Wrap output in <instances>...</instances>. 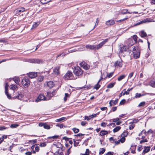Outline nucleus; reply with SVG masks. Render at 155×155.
<instances>
[{"label": "nucleus", "mask_w": 155, "mask_h": 155, "mask_svg": "<svg viewBox=\"0 0 155 155\" xmlns=\"http://www.w3.org/2000/svg\"><path fill=\"white\" fill-rule=\"evenodd\" d=\"M30 82L29 79L27 77H24L21 81L22 85L25 88L28 87L30 85Z\"/></svg>", "instance_id": "f257e3e1"}, {"label": "nucleus", "mask_w": 155, "mask_h": 155, "mask_svg": "<svg viewBox=\"0 0 155 155\" xmlns=\"http://www.w3.org/2000/svg\"><path fill=\"white\" fill-rule=\"evenodd\" d=\"M74 73L76 75L79 76L83 74V71L80 67H77L74 68Z\"/></svg>", "instance_id": "f03ea898"}, {"label": "nucleus", "mask_w": 155, "mask_h": 155, "mask_svg": "<svg viewBox=\"0 0 155 155\" xmlns=\"http://www.w3.org/2000/svg\"><path fill=\"white\" fill-rule=\"evenodd\" d=\"M64 79L66 80L73 79V74L71 71H68L64 77Z\"/></svg>", "instance_id": "7ed1b4c3"}, {"label": "nucleus", "mask_w": 155, "mask_h": 155, "mask_svg": "<svg viewBox=\"0 0 155 155\" xmlns=\"http://www.w3.org/2000/svg\"><path fill=\"white\" fill-rule=\"evenodd\" d=\"M152 21H153L152 19H151L150 18H147L136 24L134 25V26H137L147 22H150Z\"/></svg>", "instance_id": "20e7f679"}, {"label": "nucleus", "mask_w": 155, "mask_h": 155, "mask_svg": "<svg viewBox=\"0 0 155 155\" xmlns=\"http://www.w3.org/2000/svg\"><path fill=\"white\" fill-rule=\"evenodd\" d=\"M46 100H47L46 97H45L43 94H40L38 96L36 100V102H39L41 100L44 101Z\"/></svg>", "instance_id": "39448f33"}, {"label": "nucleus", "mask_w": 155, "mask_h": 155, "mask_svg": "<svg viewBox=\"0 0 155 155\" xmlns=\"http://www.w3.org/2000/svg\"><path fill=\"white\" fill-rule=\"evenodd\" d=\"M108 40L109 39L108 38L105 39L103 41L101 42L99 44L97 45V48L98 49L101 48L104 44H105V43L108 41Z\"/></svg>", "instance_id": "423d86ee"}, {"label": "nucleus", "mask_w": 155, "mask_h": 155, "mask_svg": "<svg viewBox=\"0 0 155 155\" xmlns=\"http://www.w3.org/2000/svg\"><path fill=\"white\" fill-rule=\"evenodd\" d=\"M55 94V92L53 91L51 93L49 92H47L46 97L47 100H49L50 98Z\"/></svg>", "instance_id": "0eeeda50"}, {"label": "nucleus", "mask_w": 155, "mask_h": 155, "mask_svg": "<svg viewBox=\"0 0 155 155\" xmlns=\"http://www.w3.org/2000/svg\"><path fill=\"white\" fill-rule=\"evenodd\" d=\"M28 76L30 78H35L37 76V73L35 72H31L28 74Z\"/></svg>", "instance_id": "6e6552de"}, {"label": "nucleus", "mask_w": 155, "mask_h": 155, "mask_svg": "<svg viewBox=\"0 0 155 155\" xmlns=\"http://www.w3.org/2000/svg\"><path fill=\"white\" fill-rule=\"evenodd\" d=\"M86 47L87 48H89L91 49H92L94 50H96L98 49L97 48V45H86Z\"/></svg>", "instance_id": "1a4fd4ad"}, {"label": "nucleus", "mask_w": 155, "mask_h": 155, "mask_svg": "<svg viewBox=\"0 0 155 155\" xmlns=\"http://www.w3.org/2000/svg\"><path fill=\"white\" fill-rule=\"evenodd\" d=\"M23 96V95L21 94L18 93L17 95L13 97L12 98L14 99L17 98L19 100H21L22 99Z\"/></svg>", "instance_id": "9d476101"}, {"label": "nucleus", "mask_w": 155, "mask_h": 155, "mask_svg": "<svg viewBox=\"0 0 155 155\" xmlns=\"http://www.w3.org/2000/svg\"><path fill=\"white\" fill-rule=\"evenodd\" d=\"M134 54V57L135 58H139L140 55V53L138 50L136 51L133 52Z\"/></svg>", "instance_id": "9b49d317"}, {"label": "nucleus", "mask_w": 155, "mask_h": 155, "mask_svg": "<svg viewBox=\"0 0 155 155\" xmlns=\"http://www.w3.org/2000/svg\"><path fill=\"white\" fill-rule=\"evenodd\" d=\"M114 21L113 20H109L106 21V25L110 26L114 24Z\"/></svg>", "instance_id": "f8f14e48"}, {"label": "nucleus", "mask_w": 155, "mask_h": 155, "mask_svg": "<svg viewBox=\"0 0 155 155\" xmlns=\"http://www.w3.org/2000/svg\"><path fill=\"white\" fill-rule=\"evenodd\" d=\"M13 80L15 81V83L18 85H19L20 83V80L18 77H15L13 78Z\"/></svg>", "instance_id": "ddd939ff"}, {"label": "nucleus", "mask_w": 155, "mask_h": 155, "mask_svg": "<svg viewBox=\"0 0 155 155\" xmlns=\"http://www.w3.org/2000/svg\"><path fill=\"white\" fill-rule=\"evenodd\" d=\"M53 145L57 148L61 149V151H63L62 145L60 143L58 142L56 144H53Z\"/></svg>", "instance_id": "4468645a"}, {"label": "nucleus", "mask_w": 155, "mask_h": 155, "mask_svg": "<svg viewBox=\"0 0 155 155\" xmlns=\"http://www.w3.org/2000/svg\"><path fill=\"white\" fill-rule=\"evenodd\" d=\"M60 68V67H57L54 68V72L55 74L56 75H58L60 74L59 69Z\"/></svg>", "instance_id": "2eb2a0df"}, {"label": "nucleus", "mask_w": 155, "mask_h": 155, "mask_svg": "<svg viewBox=\"0 0 155 155\" xmlns=\"http://www.w3.org/2000/svg\"><path fill=\"white\" fill-rule=\"evenodd\" d=\"M150 147H145L143 150L142 154H144L145 153L148 152L150 150Z\"/></svg>", "instance_id": "dca6fc26"}, {"label": "nucleus", "mask_w": 155, "mask_h": 155, "mask_svg": "<svg viewBox=\"0 0 155 155\" xmlns=\"http://www.w3.org/2000/svg\"><path fill=\"white\" fill-rule=\"evenodd\" d=\"M10 88L12 90H17L18 88V87L15 84H12L10 87Z\"/></svg>", "instance_id": "f3484780"}, {"label": "nucleus", "mask_w": 155, "mask_h": 155, "mask_svg": "<svg viewBox=\"0 0 155 155\" xmlns=\"http://www.w3.org/2000/svg\"><path fill=\"white\" fill-rule=\"evenodd\" d=\"M102 79V77H101V78L99 80L97 83L94 86V88L96 89V90H97L100 87V85L99 84V83L100 82L101 79Z\"/></svg>", "instance_id": "a211bd4d"}, {"label": "nucleus", "mask_w": 155, "mask_h": 155, "mask_svg": "<svg viewBox=\"0 0 155 155\" xmlns=\"http://www.w3.org/2000/svg\"><path fill=\"white\" fill-rule=\"evenodd\" d=\"M47 84L48 86L50 88L52 87L54 85L53 82L51 81L47 82Z\"/></svg>", "instance_id": "6ab92c4d"}, {"label": "nucleus", "mask_w": 155, "mask_h": 155, "mask_svg": "<svg viewBox=\"0 0 155 155\" xmlns=\"http://www.w3.org/2000/svg\"><path fill=\"white\" fill-rule=\"evenodd\" d=\"M67 118L66 117H62L58 119H57L55 120L56 122H63L64 121L66 120Z\"/></svg>", "instance_id": "aec40b11"}, {"label": "nucleus", "mask_w": 155, "mask_h": 155, "mask_svg": "<svg viewBox=\"0 0 155 155\" xmlns=\"http://www.w3.org/2000/svg\"><path fill=\"white\" fill-rule=\"evenodd\" d=\"M108 134V132L107 131L103 130L101 131L100 134L101 136H104L105 135L107 134Z\"/></svg>", "instance_id": "412c9836"}, {"label": "nucleus", "mask_w": 155, "mask_h": 155, "mask_svg": "<svg viewBox=\"0 0 155 155\" xmlns=\"http://www.w3.org/2000/svg\"><path fill=\"white\" fill-rule=\"evenodd\" d=\"M117 66H118L119 67H121L122 66V63L121 61H117L115 63Z\"/></svg>", "instance_id": "4be33fe9"}, {"label": "nucleus", "mask_w": 155, "mask_h": 155, "mask_svg": "<svg viewBox=\"0 0 155 155\" xmlns=\"http://www.w3.org/2000/svg\"><path fill=\"white\" fill-rule=\"evenodd\" d=\"M150 85L153 87H155V79L151 80L150 83Z\"/></svg>", "instance_id": "5701e85b"}, {"label": "nucleus", "mask_w": 155, "mask_h": 155, "mask_svg": "<svg viewBox=\"0 0 155 155\" xmlns=\"http://www.w3.org/2000/svg\"><path fill=\"white\" fill-rule=\"evenodd\" d=\"M35 63L40 64L43 63V61L42 60L39 59H35Z\"/></svg>", "instance_id": "b1692460"}, {"label": "nucleus", "mask_w": 155, "mask_h": 155, "mask_svg": "<svg viewBox=\"0 0 155 155\" xmlns=\"http://www.w3.org/2000/svg\"><path fill=\"white\" fill-rule=\"evenodd\" d=\"M51 0H40L41 2L43 4H46L51 1Z\"/></svg>", "instance_id": "393cba45"}, {"label": "nucleus", "mask_w": 155, "mask_h": 155, "mask_svg": "<svg viewBox=\"0 0 155 155\" xmlns=\"http://www.w3.org/2000/svg\"><path fill=\"white\" fill-rule=\"evenodd\" d=\"M25 10V8H24L22 7L17 9V12H23Z\"/></svg>", "instance_id": "a878e982"}, {"label": "nucleus", "mask_w": 155, "mask_h": 155, "mask_svg": "<svg viewBox=\"0 0 155 155\" xmlns=\"http://www.w3.org/2000/svg\"><path fill=\"white\" fill-rule=\"evenodd\" d=\"M147 35L146 33L144 31H141V36L142 37H144Z\"/></svg>", "instance_id": "bb28decb"}, {"label": "nucleus", "mask_w": 155, "mask_h": 155, "mask_svg": "<svg viewBox=\"0 0 155 155\" xmlns=\"http://www.w3.org/2000/svg\"><path fill=\"white\" fill-rule=\"evenodd\" d=\"M126 75L124 74L122 75L118 78L117 80L119 81H120L124 79Z\"/></svg>", "instance_id": "cd10ccee"}, {"label": "nucleus", "mask_w": 155, "mask_h": 155, "mask_svg": "<svg viewBox=\"0 0 155 155\" xmlns=\"http://www.w3.org/2000/svg\"><path fill=\"white\" fill-rule=\"evenodd\" d=\"M19 125L18 124H12L10 125V127L11 128H16L17 127H18Z\"/></svg>", "instance_id": "c85d7f7f"}, {"label": "nucleus", "mask_w": 155, "mask_h": 155, "mask_svg": "<svg viewBox=\"0 0 155 155\" xmlns=\"http://www.w3.org/2000/svg\"><path fill=\"white\" fill-rule=\"evenodd\" d=\"M146 104V103L145 101L141 102L139 104L138 106L139 107H142L144 106Z\"/></svg>", "instance_id": "c756f323"}, {"label": "nucleus", "mask_w": 155, "mask_h": 155, "mask_svg": "<svg viewBox=\"0 0 155 155\" xmlns=\"http://www.w3.org/2000/svg\"><path fill=\"white\" fill-rule=\"evenodd\" d=\"M61 150V149L59 148L58 149V150L54 153V154L55 155L58 154L59 155H62V153L59 152V151Z\"/></svg>", "instance_id": "7c9ffc66"}, {"label": "nucleus", "mask_w": 155, "mask_h": 155, "mask_svg": "<svg viewBox=\"0 0 155 155\" xmlns=\"http://www.w3.org/2000/svg\"><path fill=\"white\" fill-rule=\"evenodd\" d=\"M6 94L7 95V97L9 99H10L11 98V95L8 94V90H7L6 88V91H5Z\"/></svg>", "instance_id": "2f4dec72"}, {"label": "nucleus", "mask_w": 155, "mask_h": 155, "mask_svg": "<svg viewBox=\"0 0 155 155\" xmlns=\"http://www.w3.org/2000/svg\"><path fill=\"white\" fill-rule=\"evenodd\" d=\"M115 84V83H110L108 84V85L107 86V87L108 88H112L114 87Z\"/></svg>", "instance_id": "473e14b6"}, {"label": "nucleus", "mask_w": 155, "mask_h": 155, "mask_svg": "<svg viewBox=\"0 0 155 155\" xmlns=\"http://www.w3.org/2000/svg\"><path fill=\"white\" fill-rule=\"evenodd\" d=\"M121 128V127L119 126H117L113 130V132L114 133L116 132L119 131Z\"/></svg>", "instance_id": "72a5a7b5"}, {"label": "nucleus", "mask_w": 155, "mask_h": 155, "mask_svg": "<svg viewBox=\"0 0 155 155\" xmlns=\"http://www.w3.org/2000/svg\"><path fill=\"white\" fill-rule=\"evenodd\" d=\"M132 89H133V88H131L130 89H128L127 90V91H125V92L123 94V95H124L125 94H126V95L128 94H129V91H130Z\"/></svg>", "instance_id": "f704fd0d"}, {"label": "nucleus", "mask_w": 155, "mask_h": 155, "mask_svg": "<svg viewBox=\"0 0 155 155\" xmlns=\"http://www.w3.org/2000/svg\"><path fill=\"white\" fill-rule=\"evenodd\" d=\"M105 151V150L104 148H101L100 150L99 154H102L104 153Z\"/></svg>", "instance_id": "c9c22d12"}, {"label": "nucleus", "mask_w": 155, "mask_h": 155, "mask_svg": "<svg viewBox=\"0 0 155 155\" xmlns=\"http://www.w3.org/2000/svg\"><path fill=\"white\" fill-rule=\"evenodd\" d=\"M39 24V23L38 22L34 23L33 25H32V28L37 27L38 26Z\"/></svg>", "instance_id": "e433bc0d"}, {"label": "nucleus", "mask_w": 155, "mask_h": 155, "mask_svg": "<svg viewBox=\"0 0 155 155\" xmlns=\"http://www.w3.org/2000/svg\"><path fill=\"white\" fill-rule=\"evenodd\" d=\"M127 132L126 131H124L123 133L121 134V136L125 137L127 135Z\"/></svg>", "instance_id": "4c0bfd02"}, {"label": "nucleus", "mask_w": 155, "mask_h": 155, "mask_svg": "<svg viewBox=\"0 0 155 155\" xmlns=\"http://www.w3.org/2000/svg\"><path fill=\"white\" fill-rule=\"evenodd\" d=\"M72 130L75 133H77L79 131V129L75 128H73Z\"/></svg>", "instance_id": "58836bf2"}, {"label": "nucleus", "mask_w": 155, "mask_h": 155, "mask_svg": "<svg viewBox=\"0 0 155 155\" xmlns=\"http://www.w3.org/2000/svg\"><path fill=\"white\" fill-rule=\"evenodd\" d=\"M43 127L44 128L46 129H49L50 128V126L49 125L47 124H44Z\"/></svg>", "instance_id": "ea45409f"}, {"label": "nucleus", "mask_w": 155, "mask_h": 155, "mask_svg": "<svg viewBox=\"0 0 155 155\" xmlns=\"http://www.w3.org/2000/svg\"><path fill=\"white\" fill-rule=\"evenodd\" d=\"M128 11L127 9H123L121 10V13L123 14H125L127 13Z\"/></svg>", "instance_id": "a19ab883"}, {"label": "nucleus", "mask_w": 155, "mask_h": 155, "mask_svg": "<svg viewBox=\"0 0 155 155\" xmlns=\"http://www.w3.org/2000/svg\"><path fill=\"white\" fill-rule=\"evenodd\" d=\"M143 95H141L140 94L136 93L135 96V98H137L140 97L141 96H143Z\"/></svg>", "instance_id": "79ce46f5"}, {"label": "nucleus", "mask_w": 155, "mask_h": 155, "mask_svg": "<svg viewBox=\"0 0 155 155\" xmlns=\"http://www.w3.org/2000/svg\"><path fill=\"white\" fill-rule=\"evenodd\" d=\"M58 137V135L54 136H53L50 137H48V139L52 138L53 139H57Z\"/></svg>", "instance_id": "37998d69"}, {"label": "nucleus", "mask_w": 155, "mask_h": 155, "mask_svg": "<svg viewBox=\"0 0 155 155\" xmlns=\"http://www.w3.org/2000/svg\"><path fill=\"white\" fill-rule=\"evenodd\" d=\"M44 79V77L43 76H40L38 78V80L39 82L42 81Z\"/></svg>", "instance_id": "c03bdc74"}, {"label": "nucleus", "mask_w": 155, "mask_h": 155, "mask_svg": "<svg viewBox=\"0 0 155 155\" xmlns=\"http://www.w3.org/2000/svg\"><path fill=\"white\" fill-rule=\"evenodd\" d=\"M122 137V138L120 140H119V141H120V142L121 143H123L125 141V138L124 137Z\"/></svg>", "instance_id": "a18cd8bd"}, {"label": "nucleus", "mask_w": 155, "mask_h": 155, "mask_svg": "<svg viewBox=\"0 0 155 155\" xmlns=\"http://www.w3.org/2000/svg\"><path fill=\"white\" fill-rule=\"evenodd\" d=\"M86 64V63L84 61L80 63V65L81 67L83 68L84 66Z\"/></svg>", "instance_id": "49530a36"}, {"label": "nucleus", "mask_w": 155, "mask_h": 155, "mask_svg": "<svg viewBox=\"0 0 155 155\" xmlns=\"http://www.w3.org/2000/svg\"><path fill=\"white\" fill-rule=\"evenodd\" d=\"M89 66L86 64L84 66L83 68L87 70L89 68Z\"/></svg>", "instance_id": "de8ad7c7"}, {"label": "nucleus", "mask_w": 155, "mask_h": 155, "mask_svg": "<svg viewBox=\"0 0 155 155\" xmlns=\"http://www.w3.org/2000/svg\"><path fill=\"white\" fill-rule=\"evenodd\" d=\"M133 38L134 40V41L135 42H137V36L136 35H134L133 36Z\"/></svg>", "instance_id": "09e8293b"}, {"label": "nucleus", "mask_w": 155, "mask_h": 155, "mask_svg": "<svg viewBox=\"0 0 155 155\" xmlns=\"http://www.w3.org/2000/svg\"><path fill=\"white\" fill-rule=\"evenodd\" d=\"M56 126L59 127L60 128H62L63 127L64 125L63 124H57Z\"/></svg>", "instance_id": "8fccbe9b"}, {"label": "nucleus", "mask_w": 155, "mask_h": 155, "mask_svg": "<svg viewBox=\"0 0 155 155\" xmlns=\"http://www.w3.org/2000/svg\"><path fill=\"white\" fill-rule=\"evenodd\" d=\"M134 72H132L130 73V74L129 75L128 77V78H131L134 74Z\"/></svg>", "instance_id": "3c124183"}, {"label": "nucleus", "mask_w": 155, "mask_h": 155, "mask_svg": "<svg viewBox=\"0 0 155 155\" xmlns=\"http://www.w3.org/2000/svg\"><path fill=\"white\" fill-rule=\"evenodd\" d=\"M71 147L69 148L67 150L66 153V155H69V154L70 153H71L70 149L71 148Z\"/></svg>", "instance_id": "603ef678"}, {"label": "nucleus", "mask_w": 155, "mask_h": 155, "mask_svg": "<svg viewBox=\"0 0 155 155\" xmlns=\"http://www.w3.org/2000/svg\"><path fill=\"white\" fill-rule=\"evenodd\" d=\"M35 59H29L28 60V62L31 63H35Z\"/></svg>", "instance_id": "864d4df0"}, {"label": "nucleus", "mask_w": 155, "mask_h": 155, "mask_svg": "<svg viewBox=\"0 0 155 155\" xmlns=\"http://www.w3.org/2000/svg\"><path fill=\"white\" fill-rule=\"evenodd\" d=\"M76 51V50L75 49H73L72 50H68V52H66V53L67 54H68L69 53H71V52H75Z\"/></svg>", "instance_id": "5fc2aeb1"}, {"label": "nucleus", "mask_w": 155, "mask_h": 155, "mask_svg": "<svg viewBox=\"0 0 155 155\" xmlns=\"http://www.w3.org/2000/svg\"><path fill=\"white\" fill-rule=\"evenodd\" d=\"M84 154L86 155H89V150L88 149H87L86 150L85 153Z\"/></svg>", "instance_id": "6e6d98bb"}, {"label": "nucleus", "mask_w": 155, "mask_h": 155, "mask_svg": "<svg viewBox=\"0 0 155 155\" xmlns=\"http://www.w3.org/2000/svg\"><path fill=\"white\" fill-rule=\"evenodd\" d=\"M125 102V99L122 100L120 103V105L124 104Z\"/></svg>", "instance_id": "4d7b16f0"}, {"label": "nucleus", "mask_w": 155, "mask_h": 155, "mask_svg": "<svg viewBox=\"0 0 155 155\" xmlns=\"http://www.w3.org/2000/svg\"><path fill=\"white\" fill-rule=\"evenodd\" d=\"M7 128V127H5V126H1L0 127V130H5Z\"/></svg>", "instance_id": "13d9d810"}, {"label": "nucleus", "mask_w": 155, "mask_h": 155, "mask_svg": "<svg viewBox=\"0 0 155 155\" xmlns=\"http://www.w3.org/2000/svg\"><path fill=\"white\" fill-rule=\"evenodd\" d=\"M101 126L103 127H105L106 125V124L105 122H102L101 123Z\"/></svg>", "instance_id": "bf43d9fd"}, {"label": "nucleus", "mask_w": 155, "mask_h": 155, "mask_svg": "<svg viewBox=\"0 0 155 155\" xmlns=\"http://www.w3.org/2000/svg\"><path fill=\"white\" fill-rule=\"evenodd\" d=\"M113 74V72H111L110 73H109V74H108L107 76L108 78H110L112 76Z\"/></svg>", "instance_id": "052dcab7"}, {"label": "nucleus", "mask_w": 155, "mask_h": 155, "mask_svg": "<svg viewBox=\"0 0 155 155\" xmlns=\"http://www.w3.org/2000/svg\"><path fill=\"white\" fill-rule=\"evenodd\" d=\"M79 143V142H76L74 140V146H77Z\"/></svg>", "instance_id": "680f3d73"}, {"label": "nucleus", "mask_w": 155, "mask_h": 155, "mask_svg": "<svg viewBox=\"0 0 155 155\" xmlns=\"http://www.w3.org/2000/svg\"><path fill=\"white\" fill-rule=\"evenodd\" d=\"M46 144L45 143H43L40 144V146L41 147H44L45 146Z\"/></svg>", "instance_id": "e2e57ef3"}, {"label": "nucleus", "mask_w": 155, "mask_h": 155, "mask_svg": "<svg viewBox=\"0 0 155 155\" xmlns=\"http://www.w3.org/2000/svg\"><path fill=\"white\" fill-rule=\"evenodd\" d=\"M147 139H144V140H141V141H140V143H143V142H147Z\"/></svg>", "instance_id": "0e129e2a"}, {"label": "nucleus", "mask_w": 155, "mask_h": 155, "mask_svg": "<svg viewBox=\"0 0 155 155\" xmlns=\"http://www.w3.org/2000/svg\"><path fill=\"white\" fill-rule=\"evenodd\" d=\"M138 48L137 47H134V48H133V51H136L137 50Z\"/></svg>", "instance_id": "69168bd1"}, {"label": "nucleus", "mask_w": 155, "mask_h": 155, "mask_svg": "<svg viewBox=\"0 0 155 155\" xmlns=\"http://www.w3.org/2000/svg\"><path fill=\"white\" fill-rule=\"evenodd\" d=\"M134 127V125L133 124H131L129 126V129L130 130H131Z\"/></svg>", "instance_id": "338daca9"}, {"label": "nucleus", "mask_w": 155, "mask_h": 155, "mask_svg": "<svg viewBox=\"0 0 155 155\" xmlns=\"http://www.w3.org/2000/svg\"><path fill=\"white\" fill-rule=\"evenodd\" d=\"M113 152H109L106 154V155H113Z\"/></svg>", "instance_id": "774afa93"}]
</instances>
